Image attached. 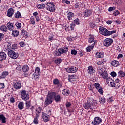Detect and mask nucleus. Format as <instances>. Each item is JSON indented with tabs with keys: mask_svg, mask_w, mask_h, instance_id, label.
I'll list each match as a JSON object with an SVG mask.
<instances>
[{
	"mask_svg": "<svg viewBox=\"0 0 125 125\" xmlns=\"http://www.w3.org/2000/svg\"><path fill=\"white\" fill-rule=\"evenodd\" d=\"M47 7L46 9L47 10L50 11V12H55V5H54V3L50 2L46 4Z\"/></svg>",
	"mask_w": 125,
	"mask_h": 125,
	"instance_id": "4",
	"label": "nucleus"
},
{
	"mask_svg": "<svg viewBox=\"0 0 125 125\" xmlns=\"http://www.w3.org/2000/svg\"><path fill=\"white\" fill-rule=\"evenodd\" d=\"M88 42H89L90 43L94 42V37L93 36V35H89Z\"/></svg>",
	"mask_w": 125,
	"mask_h": 125,
	"instance_id": "30",
	"label": "nucleus"
},
{
	"mask_svg": "<svg viewBox=\"0 0 125 125\" xmlns=\"http://www.w3.org/2000/svg\"><path fill=\"white\" fill-rule=\"evenodd\" d=\"M6 76H8V72L4 71L2 73V74L0 76V79H5Z\"/></svg>",
	"mask_w": 125,
	"mask_h": 125,
	"instance_id": "23",
	"label": "nucleus"
},
{
	"mask_svg": "<svg viewBox=\"0 0 125 125\" xmlns=\"http://www.w3.org/2000/svg\"><path fill=\"white\" fill-rule=\"evenodd\" d=\"M53 83L54 85H59L60 84V82H59V80L57 78H55L53 81Z\"/></svg>",
	"mask_w": 125,
	"mask_h": 125,
	"instance_id": "33",
	"label": "nucleus"
},
{
	"mask_svg": "<svg viewBox=\"0 0 125 125\" xmlns=\"http://www.w3.org/2000/svg\"><path fill=\"white\" fill-rule=\"evenodd\" d=\"M17 48V44H14L12 45V47L11 48V49H16Z\"/></svg>",
	"mask_w": 125,
	"mask_h": 125,
	"instance_id": "55",
	"label": "nucleus"
},
{
	"mask_svg": "<svg viewBox=\"0 0 125 125\" xmlns=\"http://www.w3.org/2000/svg\"><path fill=\"white\" fill-rule=\"evenodd\" d=\"M62 94H63V95L66 96L69 95V94H70V90H69L68 89H64L62 90Z\"/></svg>",
	"mask_w": 125,
	"mask_h": 125,
	"instance_id": "34",
	"label": "nucleus"
},
{
	"mask_svg": "<svg viewBox=\"0 0 125 125\" xmlns=\"http://www.w3.org/2000/svg\"><path fill=\"white\" fill-rule=\"evenodd\" d=\"M96 57L97 58H102V56L100 54V53L99 52H97L96 53Z\"/></svg>",
	"mask_w": 125,
	"mask_h": 125,
	"instance_id": "52",
	"label": "nucleus"
},
{
	"mask_svg": "<svg viewBox=\"0 0 125 125\" xmlns=\"http://www.w3.org/2000/svg\"><path fill=\"white\" fill-rule=\"evenodd\" d=\"M15 18H21L22 16H21V13L20 11H17L14 15Z\"/></svg>",
	"mask_w": 125,
	"mask_h": 125,
	"instance_id": "35",
	"label": "nucleus"
},
{
	"mask_svg": "<svg viewBox=\"0 0 125 125\" xmlns=\"http://www.w3.org/2000/svg\"><path fill=\"white\" fill-rule=\"evenodd\" d=\"M62 62V60L61 59H57L55 61V63L57 64V65H58V64H60Z\"/></svg>",
	"mask_w": 125,
	"mask_h": 125,
	"instance_id": "44",
	"label": "nucleus"
},
{
	"mask_svg": "<svg viewBox=\"0 0 125 125\" xmlns=\"http://www.w3.org/2000/svg\"><path fill=\"white\" fill-rule=\"evenodd\" d=\"M77 50L73 49L71 50V54H72V55H77Z\"/></svg>",
	"mask_w": 125,
	"mask_h": 125,
	"instance_id": "51",
	"label": "nucleus"
},
{
	"mask_svg": "<svg viewBox=\"0 0 125 125\" xmlns=\"http://www.w3.org/2000/svg\"><path fill=\"white\" fill-rule=\"evenodd\" d=\"M45 7V5L44 4H41L37 6V8H38V9H44Z\"/></svg>",
	"mask_w": 125,
	"mask_h": 125,
	"instance_id": "36",
	"label": "nucleus"
},
{
	"mask_svg": "<svg viewBox=\"0 0 125 125\" xmlns=\"http://www.w3.org/2000/svg\"><path fill=\"white\" fill-rule=\"evenodd\" d=\"M3 37H4V34L3 33H0V42L3 39Z\"/></svg>",
	"mask_w": 125,
	"mask_h": 125,
	"instance_id": "63",
	"label": "nucleus"
},
{
	"mask_svg": "<svg viewBox=\"0 0 125 125\" xmlns=\"http://www.w3.org/2000/svg\"><path fill=\"white\" fill-rule=\"evenodd\" d=\"M21 83L19 82H16L14 85V87L15 89H20V88H21Z\"/></svg>",
	"mask_w": 125,
	"mask_h": 125,
	"instance_id": "24",
	"label": "nucleus"
},
{
	"mask_svg": "<svg viewBox=\"0 0 125 125\" xmlns=\"http://www.w3.org/2000/svg\"><path fill=\"white\" fill-rule=\"evenodd\" d=\"M105 98H104V97H102L100 98V102H101V103H105Z\"/></svg>",
	"mask_w": 125,
	"mask_h": 125,
	"instance_id": "49",
	"label": "nucleus"
},
{
	"mask_svg": "<svg viewBox=\"0 0 125 125\" xmlns=\"http://www.w3.org/2000/svg\"><path fill=\"white\" fill-rule=\"evenodd\" d=\"M34 74H36L37 75H40V74H41V70L40 69V67H36V68Z\"/></svg>",
	"mask_w": 125,
	"mask_h": 125,
	"instance_id": "42",
	"label": "nucleus"
},
{
	"mask_svg": "<svg viewBox=\"0 0 125 125\" xmlns=\"http://www.w3.org/2000/svg\"><path fill=\"white\" fill-rule=\"evenodd\" d=\"M15 26L17 27V28L18 29H20V28H21V27H22V24H21V23H20L19 22H17L15 24Z\"/></svg>",
	"mask_w": 125,
	"mask_h": 125,
	"instance_id": "47",
	"label": "nucleus"
},
{
	"mask_svg": "<svg viewBox=\"0 0 125 125\" xmlns=\"http://www.w3.org/2000/svg\"><path fill=\"white\" fill-rule=\"evenodd\" d=\"M105 80H106V83H110L111 82H113V79H112L111 77H108Z\"/></svg>",
	"mask_w": 125,
	"mask_h": 125,
	"instance_id": "45",
	"label": "nucleus"
},
{
	"mask_svg": "<svg viewBox=\"0 0 125 125\" xmlns=\"http://www.w3.org/2000/svg\"><path fill=\"white\" fill-rule=\"evenodd\" d=\"M0 30L3 32H7V27L5 25H2L0 27Z\"/></svg>",
	"mask_w": 125,
	"mask_h": 125,
	"instance_id": "40",
	"label": "nucleus"
},
{
	"mask_svg": "<svg viewBox=\"0 0 125 125\" xmlns=\"http://www.w3.org/2000/svg\"><path fill=\"white\" fill-rule=\"evenodd\" d=\"M20 45L21 47H24L25 46V42L23 41L20 42Z\"/></svg>",
	"mask_w": 125,
	"mask_h": 125,
	"instance_id": "54",
	"label": "nucleus"
},
{
	"mask_svg": "<svg viewBox=\"0 0 125 125\" xmlns=\"http://www.w3.org/2000/svg\"><path fill=\"white\" fill-rule=\"evenodd\" d=\"M21 69L24 73H27V72H29V70H30V68L28 65H23Z\"/></svg>",
	"mask_w": 125,
	"mask_h": 125,
	"instance_id": "21",
	"label": "nucleus"
},
{
	"mask_svg": "<svg viewBox=\"0 0 125 125\" xmlns=\"http://www.w3.org/2000/svg\"><path fill=\"white\" fill-rule=\"evenodd\" d=\"M66 71L67 73H76L78 71V68L74 66H71L66 68Z\"/></svg>",
	"mask_w": 125,
	"mask_h": 125,
	"instance_id": "12",
	"label": "nucleus"
},
{
	"mask_svg": "<svg viewBox=\"0 0 125 125\" xmlns=\"http://www.w3.org/2000/svg\"><path fill=\"white\" fill-rule=\"evenodd\" d=\"M111 64L112 66H113V67H118V66L120 65V63L118 61L114 60L111 62Z\"/></svg>",
	"mask_w": 125,
	"mask_h": 125,
	"instance_id": "25",
	"label": "nucleus"
},
{
	"mask_svg": "<svg viewBox=\"0 0 125 125\" xmlns=\"http://www.w3.org/2000/svg\"><path fill=\"white\" fill-rule=\"evenodd\" d=\"M94 86L99 92L100 94H103V90L102 87L100 86V84L98 83H95Z\"/></svg>",
	"mask_w": 125,
	"mask_h": 125,
	"instance_id": "11",
	"label": "nucleus"
},
{
	"mask_svg": "<svg viewBox=\"0 0 125 125\" xmlns=\"http://www.w3.org/2000/svg\"><path fill=\"white\" fill-rule=\"evenodd\" d=\"M7 27L8 30H9L10 31H12V30H13V29L14 28V27L13 26V24L11 23L10 22H8L7 24Z\"/></svg>",
	"mask_w": 125,
	"mask_h": 125,
	"instance_id": "27",
	"label": "nucleus"
},
{
	"mask_svg": "<svg viewBox=\"0 0 125 125\" xmlns=\"http://www.w3.org/2000/svg\"><path fill=\"white\" fill-rule=\"evenodd\" d=\"M104 63H105V61H104L103 59H102L97 62V65L99 66L104 65Z\"/></svg>",
	"mask_w": 125,
	"mask_h": 125,
	"instance_id": "39",
	"label": "nucleus"
},
{
	"mask_svg": "<svg viewBox=\"0 0 125 125\" xmlns=\"http://www.w3.org/2000/svg\"><path fill=\"white\" fill-rule=\"evenodd\" d=\"M102 123V119L99 117H95L94 121L92 122L93 125H100V124Z\"/></svg>",
	"mask_w": 125,
	"mask_h": 125,
	"instance_id": "8",
	"label": "nucleus"
},
{
	"mask_svg": "<svg viewBox=\"0 0 125 125\" xmlns=\"http://www.w3.org/2000/svg\"><path fill=\"white\" fill-rule=\"evenodd\" d=\"M30 22L32 25H35V24H36V21H35V19H34V18H31Z\"/></svg>",
	"mask_w": 125,
	"mask_h": 125,
	"instance_id": "50",
	"label": "nucleus"
},
{
	"mask_svg": "<svg viewBox=\"0 0 125 125\" xmlns=\"http://www.w3.org/2000/svg\"><path fill=\"white\" fill-rule=\"evenodd\" d=\"M25 111L26 110H29V108H30V109L31 110V112L33 113V110H34V107L33 106H31V102L29 101H26L25 103Z\"/></svg>",
	"mask_w": 125,
	"mask_h": 125,
	"instance_id": "9",
	"label": "nucleus"
},
{
	"mask_svg": "<svg viewBox=\"0 0 125 125\" xmlns=\"http://www.w3.org/2000/svg\"><path fill=\"white\" fill-rule=\"evenodd\" d=\"M18 108L21 111L24 109V102H20L18 105Z\"/></svg>",
	"mask_w": 125,
	"mask_h": 125,
	"instance_id": "19",
	"label": "nucleus"
},
{
	"mask_svg": "<svg viewBox=\"0 0 125 125\" xmlns=\"http://www.w3.org/2000/svg\"><path fill=\"white\" fill-rule=\"evenodd\" d=\"M88 74H91L93 73V67L92 66H89L88 68Z\"/></svg>",
	"mask_w": 125,
	"mask_h": 125,
	"instance_id": "37",
	"label": "nucleus"
},
{
	"mask_svg": "<svg viewBox=\"0 0 125 125\" xmlns=\"http://www.w3.org/2000/svg\"><path fill=\"white\" fill-rule=\"evenodd\" d=\"M113 14L114 16H117V15H119V14H120V11H119V10H116L113 12Z\"/></svg>",
	"mask_w": 125,
	"mask_h": 125,
	"instance_id": "53",
	"label": "nucleus"
},
{
	"mask_svg": "<svg viewBox=\"0 0 125 125\" xmlns=\"http://www.w3.org/2000/svg\"><path fill=\"white\" fill-rule=\"evenodd\" d=\"M76 79H77L76 78V75H69L68 76V81L71 83H72V82H74V81H76Z\"/></svg>",
	"mask_w": 125,
	"mask_h": 125,
	"instance_id": "22",
	"label": "nucleus"
},
{
	"mask_svg": "<svg viewBox=\"0 0 125 125\" xmlns=\"http://www.w3.org/2000/svg\"><path fill=\"white\" fill-rule=\"evenodd\" d=\"M6 118L4 117L3 114L0 115V121H2V123L5 124L6 123Z\"/></svg>",
	"mask_w": 125,
	"mask_h": 125,
	"instance_id": "28",
	"label": "nucleus"
},
{
	"mask_svg": "<svg viewBox=\"0 0 125 125\" xmlns=\"http://www.w3.org/2000/svg\"><path fill=\"white\" fill-rule=\"evenodd\" d=\"M66 40H67L68 42H72V41H74L75 40V37L68 36Z\"/></svg>",
	"mask_w": 125,
	"mask_h": 125,
	"instance_id": "43",
	"label": "nucleus"
},
{
	"mask_svg": "<svg viewBox=\"0 0 125 125\" xmlns=\"http://www.w3.org/2000/svg\"><path fill=\"white\" fill-rule=\"evenodd\" d=\"M16 69L17 71H21V70H22V67L21 65H18Z\"/></svg>",
	"mask_w": 125,
	"mask_h": 125,
	"instance_id": "61",
	"label": "nucleus"
},
{
	"mask_svg": "<svg viewBox=\"0 0 125 125\" xmlns=\"http://www.w3.org/2000/svg\"><path fill=\"white\" fill-rule=\"evenodd\" d=\"M38 119L36 117L34 118V120H33V123L34 124H35V125H38L39 124V122H38Z\"/></svg>",
	"mask_w": 125,
	"mask_h": 125,
	"instance_id": "56",
	"label": "nucleus"
},
{
	"mask_svg": "<svg viewBox=\"0 0 125 125\" xmlns=\"http://www.w3.org/2000/svg\"><path fill=\"white\" fill-rule=\"evenodd\" d=\"M14 14V9L12 8H10V9H8L7 16L8 17H12V15Z\"/></svg>",
	"mask_w": 125,
	"mask_h": 125,
	"instance_id": "13",
	"label": "nucleus"
},
{
	"mask_svg": "<svg viewBox=\"0 0 125 125\" xmlns=\"http://www.w3.org/2000/svg\"><path fill=\"white\" fill-rule=\"evenodd\" d=\"M49 41H52L53 40V35L51 34L49 37Z\"/></svg>",
	"mask_w": 125,
	"mask_h": 125,
	"instance_id": "64",
	"label": "nucleus"
},
{
	"mask_svg": "<svg viewBox=\"0 0 125 125\" xmlns=\"http://www.w3.org/2000/svg\"><path fill=\"white\" fill-rule=\"evenodd\" d=\"M21 35L23 36L24 38H28L29 37V34H28V32L25 30V29H22L21 30Z\"/></svg>",
	"mask_w": 125,
	"mask_h": 125,
	"instance_id": "18",
	"label": "nucleus"
},
{
	"mask_svg": "<svg viewBox=\"0 0 125 125\" xmlns=\"http://www.w3.org/2000/svg\"><path fill=\"white\" fill-rule=\"evenodd\" d=\"M63 3H66V4H70L71 2L70 1H68V0H62Z\"/></svg>",
	"mask_w": 125,
	"mask_h": 125,
	"instance_id": "57",
	"label": "nucleus"
},
{
	"mask_svg": "<svg viewBox=\"0 0 125 125\" xmlns=\"http://www.w3.org/2000/svg\"><path fill=\"white\" fill-rule=\"evenodd\" d=\"M68 49H69V48L67 47H63L62 48H59V49L55 50V54L56 56H60L61 54H64V53L68 52Z\"/></svg>",
	"mask_w": 125,
	"mask_h": 125,
	"instance_id": "2",
	"label": "nucleus"
},
{
	"mask_svg": "<svg viewBox=\"0 0 125 125\" xmlns=\"http://www.w3.org/2000/svg\"><path fill=\"white\" fill-rule=\"evenodd\" d=\"M91 13H92V12H91V10H86L85 11V12H84V16H85V17H87L88 16H90V15H91Z\"/></svg>",
	"mask_w": 125,
	"mask_h": 125,
	"instance_id": "20",
	"label": "nucleus"
},
{
	"mask_svg": "<svg viewBox=\"0 0 125 125\" xmlns=\"http://www.w3.org/2000/svg\"><path fill=\"white\" fill-rule=\"evenodd\" d=\"M8 55L9 57L12 58L13 59H16L19 56L18 53L15 52L12 50H10L8 52Z\"/></svg>",
	"mask_w": 125,
	"mask_h": 125,
	"instance_id": "5",
	"label": "nucleus"
},
{
	"mask_svg": "<svg viewBox=\"0 0 125 125\" xmlns=\"http://www.w3.org/2000/svg\"><path fill=\"white\" fill-rule=\"evenodd\" d=\"M5 86H4V83H0V89H2L4 88Z\"/></svg>",
	"mask_w": 125,
	"mask_h": 125,
	"instance_id": "60",
	"label": "nucleus"
},
{
	"mask_svg": "<svg viewBox=\"0 0 125 125\" xmlns=\"http://www.w3.org/2000/svg\"><path fill=\"white\" fill-rule=\"evenodd\" d=\"M115 9H116V7H110L109 8H108V11H113V10H115Z\"/></svg>",
	"mask_w": 125,
	"mask_h": 125,
	"instance_id": "58",
	"label": "nucleus"
},
{
	"mask_svg": "<svg viewBox=\"0 0 125 125\" xmlns=\"http://www.w3.org/2000/svg\"><path fill=\"white\" fill-rule=\"evenodd\" d=\"M99 31L100 34L103 35V36H106V37L108 36H111L112 34H115V33H116V31L115 30L110 31L107 29L102 27H100Z\"/></svg>",
	"mask_w": 125,
	"mask_h": 125,
	"instance_id": "1",
	"label": "nucleus"
},
{
	"mask_svg": "<svg viewBox=\"0 0 125 125\" xmlns=\"http://www.w3.org/2000/svg\"><path fill=\"white\" fill-rule=\"evenodd\" d=\"M113 42L114 41L113 39L110 38H106L104 41V45L108 47V46H110V45L113 43Z\"/></svg>",
	"mask_w": 125,
	"mask_h": 125,
	"instance_id": "7",
	"label": "nucleus"
},
{
	"mask_svg": "<svg viewBox=\"0 0 125 125\" xmlns=\"http://www.w3.org/2000/svg\"><path fill=\"white\" fill-rule=\"evenodd\" d=\"M66 108H69V107H71L72 104H71V103L70 102H67L66 103Z\"/></svg>",
	"mask_w": 125,
	"mask_h": 125,
	"instance_id": "59",
	"label": "nucleus"
},
{
	"mask_svg": "<svg viewBox=\"0 0 125 125\" xmlns=\"http://www.w3.org/2000/svg\"><path fill=\"white\" fill-rule=\"evenodd\" d=\"M67 15L68 20H72V17H74V16H75V14L71 12L68 13Z\"/></svg>",
	"mask_w": 125,
	"mask_h": 125,
	"instance_id": "29",
	"label": "nucleus"
},
{
	"mask_svg": "<svg viewBox=\"0 0 125 125\" xmlns=\"http://www.w3.org/2000/svg\"><path fill=\"white\" fill-rule=\"evenodd\" d=\"M12 35L13 37H18V36H19V31L16 30H13L12 31Z\"/></svg>",
	"mask_w": 125,
	"mask_h": 125,
	"instance_id": "32",
	"label": "nucleus"
},
{
	"mask_svg": "<svg viewBox=\"0 0 125 125\" xmlns=\"http://www.w3.org/2000/svg\"><path fill=\"white\" fill-rule=\"evenodd\" d=\"M79 18H77L76 19L73 21V22L74 24H76V25H80V22H79Z\"/></svg>",
	"mask_w": 125,
	"mask_h": 125,
	"instance_id": "46",
	"label": "nucleus"
},
{
	"mask_svg": "<svg viewBox=\"0 0 125 125\" xmlns=\"http://www.w3.org/2000/svg\"><path fill=\"white\" fill-rule=\"evenodd\" d=\"M94 100H92L89 101L88 103L83 104V107L86 110H89V109H92L94 105Z\"/></svg>",
	"mask_w": 125,
	"mask_h": 125,
	"instance_id": "3",
	"label": "nucleus"
},
{
	"mask_svg": "<svg viewBox=\"0 0 125 125\" xmlns=\"http://www.w3.org/2000/svg\"><path fill=\"white\" fill-rule=\"evenodd\" d=\"M100 76H102V78H103L104 80H106V79L108 77L107 71H104L103 72L100 74Z\"/></svg>",
	"mask_w": 125,
	"mask_h": 125,
	"instance_id": "17",
	"label": "nucleus"
},
{
	"mask_svg": "<svg viewBox=\"0 0 125 125\" xmlns=\"http://www.w3.org/2000/svg\"><path fill=\"white\" fill-rule=\"evenodd\" d=\"M118 75H119V77H121V78H124V77H125V73L123 71L120 70L118 72Z\"/></svg>",
	"mask_w": 125,
	"mask_h": 125,
	"instance_id": "38",
	"label": "nucleus"
},
{
	"mask_svg": "<svg viewBox=\"0 0 125 125\" xmlns=\"http://www.w3.org/2000/svg\"><path fill=\"white\" fill-rule=\"evenodd\" d=\"M94 45H95V42H94L91 46L87 47L86 49L87 52H90L91 50L94 47Z\"/></svg>",
	"mask_w": 125,
	"mask_h": 125,
	"instance_id": "26",
	"label": "nucleus"
},
{
	"mask_svg": "<svg viewBox=\"0 0 125 125\" xmlns=\"http://www.w3.org/2000/svg\"><path fill=\"white\" fill-rule=\"evenodd\" d=\"M21 98L23 100H24L25 101H27V100H29L30 98V95L29 94L26 93V90H23L21 94Z\"/></svg>",
	"mask_w": 125,
	"mask_h": 125,
	"instance_id": "6",
	"label": "nucleus"
},
{
	"mask_svg": "<svg viewBox=\"0 0 125 125\" xmlns=\"http://www.w3.org/2000/svg\"><path fill=\"white\" fill-rule=\"evenodd\" d=\"M110 85L112 87H116L117 86V84H116V83H115L114 81H111L110 83Z\"/></svg>",
	"mask_w": 125,
	"mask_h": 125,
	"instance_id": "48",
	"label": "nucleus"
},
{
	"mask_svg": "<svg viewBox=\"0 0 125 125\" xmlns=\"http://www.w3.org/2000/svg\"><path fill=\"white\" fill-rule=\"evenodd\" d=\"M39 76H40V75L34 73L32 75V79H33V80H39Z\"/></svg>",
	"mask_w": 125,
	"mask_h": 125,
	"instance_id": "41",
	"label": "nucleus"
},
{
	"mask_svg": "<svg viewBox=\"0 0 125 125\" xmlns=\"http://www.w3.org/2000/svg\"><path fill=\"white\" fill-rule=\"evenodd\" d=\"M54 98V100H55V101H56V102H59V101H60L62 99L61 96H60V95H56V94Z\"/></svg>",
	"mask_w": 125,
	"mask_h": 125,
	"instance_id": "31",
	"label": "nucleus"
},
{
	"mask_svg": "<svg viewBox=\"0 0 125 125\" xmlns=\"http://www.w3.org/2000/svg\"><path fill=\"white\" fill-rule=\"evenodd\" d=\"M42 117L45 123L48 122V121H49V119H50V116L44 112H42Z\"/></svg>",
	"mask_w": 125,
	"mask_h": 125,
	"instance_id": "10",
	"label": "nucleus"
},
{
	"mask_svg": "<svg viewBox=\"0 0 125 125\" xmlns=\"http://www.w3.org/2000/svg\"><path fill=\"white\" fill-rule=\"evenodd\" d=\"M112 77H117V73L115 71H113L111 73Z\"/></svg>",
	"mask_w": 125,
	"mask_h": 125,
	"instance_id": "62",
	"label": "nucleus"
},
{
	"mask_svg": "<svg viewBox=\"0 0 125 125\" xmlns=\"http://www.w3.org/2000/svg\"><path fill=\"white\" fill-rule=\"evenodd\" d=\"M5 59H6V54L3 52H0V60L2 61V60H5Z\"/></svg>",
	"mask_w": 125,
	"mask_h": 125,
	"instance_id": "15",
	"label": "nucleus"
},
{
	"mask_svg": "<svg viewBox=\"0 0 125 125\" xmlns=\"http://www.w3.org/2000/svg\"><path fill=\"white\" fill-rule=\"evenodd\" d=\"M55 95H56V92H51L48 93L47 97H48V98L52 100V99H53L55 97Z\"/></svg>",
	"mask_w": 125,
	"mask_h": 125,
	"instance_id": "16",
	"label": "nucleus"
},
{
	"mask_svg": "<svg viewBox=\"0 0 125 125\" xmlns=\"http://www.w3.org/2000/svg\"><path fill=\"white\" fill-rule=\"evenodd\" d=\"M51 103H52V100H51V99H50L48 97H46L44 102V104L46 105V106H47L49 105H50Z\"/></svg>",
	"mask_w": 125,
	"mask_h": 125,
	"instance_id": "14",
	"label": "nucleus"
}]
</instances>
